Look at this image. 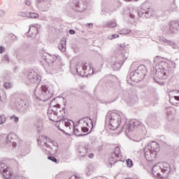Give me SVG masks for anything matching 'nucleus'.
<instances>
[{"label":"nucleus","instance_id":"f257e3e1","mask_svg":"<svg viewBox=\"0 0 179 179\" xmlns=\"http://www.w3.org/2000/svg\"><path fill=\"white\" fill-rule=\"evenodd\" d=\"M37 142L39 148H41L43 152H47L50 155L48 157H52V155L58 150V143L51 141V139L45 135L39 136L37 138Z\"/></svg>","mask_w":179,"mask_h":179},{"label":"nucleus","instance_id":"f03ea898","mask_svg":"<svg viewBox=\"0 0 179 179\" xmlns=\"http://www.w3.org/2000/svg\"><path fill=\"white\" fill-rule=\"evenodd\" d=\"M61 106L59 103H55V99L50 102V106L48 110V117L53 122H61L65 118V108L59 110ZM59 110V111L57 110Z\"/></svg>","mask_w":179,"mask_h":179},{"label":"nucleus","instance_id":"7ed1b4c3","mask_svg":"<svg viewBox=\"0 0 179 179\" xmlns=\"http://www.w3.org/2000/svg\"><path fill=\"white\" fill-rule=\"evenodd\" d=\"M173 73V69L169 63L161 61L155 65V76L158 79H167Z\"/></svg>","mask_w":179,"mask_h":179},{"label":"nucleus","instance_id":"20e7f679","mask_svg":"<svg viewBox=\"0 0 179 179\" xmlns=\"http://www.w3.org/2000/svg\"><path fill=\"white\" fill-rule=\"evenodd\" d=\"M160 152V145L156 141H152L149 143L148 145L144 148V150H141L138 152L137 157H156L157 153Z\"/></svg>","mask_w":179,"mask_h":179},{"label":"nucleus","instance_id":"39448f33","mask_svg":"<svg viewBox=\"0 0 179 179\" xmlns=\"http://www.w3.org/2000/svg\"><path fill=\"white\" fill-rule=\"evenodd\" d=\"M106 120H109L108 128L112 129V131L118 129V127H120L122 122L121 115L114 112H108L106 115Z\"/></svg>","mask_w":179,"mask_h":179},{"label":"nucleus","instance_id":"423d86ee","mask_svg":"<svg viewBox=\"0 0 179 179\" xmlns=\"http://www.w3.org/2000/svg\"><path fill=\"white\" fill-rule=\"evenodd\" d=\"M34 96L38 100L41 101H47L52 97V93L48 90L47 85H38L34 90Z\"/></svg>","mask_w":179,"mask_h":179},{"label":"nucleus","instance_id":"0eeeda50","mask_svg":"<svg viewBox=\"0 0 179 179\" xmlns=\"http://www.w3.org/2000/svg\"><path fill=\"white\" fill-rule=\"evenodd\" d=\"M76 72L80 76H85V75H90V73H93V69H92V66L89 63H80L79 62L76 65Z\"/></svg>","mask_w":179,"mask_h":179},{"label":"nucleus","instance_id":"6e6552de","mask_svg":"<svg viewBox=\"0 0 179 179\" xmlns=\"http://www.w3.org/2000/svg\"><path fill=\"white\" fill-rule=\"evenodd\" d=\"M89 124L93 126V121L89 117H83L78 121V127L82 129L84 134L89 132V129H90Z\"/></svg>","mask_w":179,"mask_h":179},{"label":"nucleus","instance_id":"1a4fd4ad","mask_svg":"<svg viewBox=\"0 0 179 179\" xmlns=\"http://www.w3.org/2000/svg\"><path fill=\"white\" fill-rule=\"evenodd\" d=\"M141 122L136 120H132L129 121L128 122L124 123L122 128V131L125 132V134H129V132H132L137 127L141 125Z\"/></svg>","mask_w":179,"mask_h":179},{"label":"nucleus","instance_id":"9d476101","mask_svg":"<svg viewBox=\"0 0 179 179\" xmlns=\"http://www.w3.org/2000/svg\"><path fill=\"white\" fill-rule=\"evenodd\" d=\"M127 57L124 55L117 56V59L113 58L110 62V67L113 71H118L121 69L122 62H125Z\"/></svg>","mask_w":179,"mask_h":179},{"label":"nucleus","instance_id":"9b49d317","mask_svg":"<svg viewBox=\"0 0 179 179\" xmlns=\"http://www.w3.org/2000/svg\"><path fill=\"white\" fill-rule=\"evenodd\" d=\"M0 173L2 174L3 178L10 179L12 177V172H10V169L8 168L5 165L4 162H0Z\"/></svg>","mask_w":179,"mask_h":179},{"label":"nucleus","instance_id":"f8f14e48","mask_svg":"<svg viewBox=\"0 0 179 179\" xmlns=\"http://www.w3.org/2000/svg\"><path fill=\"white\" fill-rule=\"evenodd\" d=\"M138 16L139 17H143V19H149L153 16V9L148 8H141L138 11Z\"/></svg>","mask_w":179,"mask_h":179},{"label":"nucleus","instance_id":"ddd939ff","mask_svg":"<svg viewBox=\"0 0 179 179\" xmlns=\"http://www.w3.org/2000/svg\"><path fill=\"white\" fill-rule=\"evenodd\" d=\"M165 30L166 33H169L171 34L176 33L177 30H179V21H171L169 24V27H166Z\"/></svg>","mask_w":179,"mask_h":179},{"label":"nucleus","instance_id":"4468645a","mask_svg":"<svg viewBox=\"0 0 179 179\" xmlns=\"http://www.w3.org/2000/svg\"><path fill=\"white\" fill-rule=\"evenodd\" d=\"M28 79L31 83H40L41 82V76L38 75L34 71L28 73Z\"/></svg>","mask_w":179,"mask_h":179},{"label":"nucleus","instance_id":"2eb2a0df","mask_svg":"<svg viewBox=\"0 0 179 179\" xmlns=\"http://www.w3.org/2000/svg\"><path fill=\"white\" fill-rule=\"evenodd\" d=\"M136 72L137 73L140 80H143L148 73V70L146 69V66L145 65L141 64L137 68Z\"/></svg>","mask_w":179,"mask_h":179},{"label":"nucleus","instance_id":"dca6fc26","mask_svg":"<svg viewBox=\"0 0 179 179\" xmlns=\"http://www.w3.org/2000/svg\"><path fill=\"white\" fill-rule=\"evenodd\" d=\"M15 108L19 113H26L27 110V105L26 104V101H18L15 104Z\"/></svg>","mask_w":179,"mask_h":179},{"label":"nucleus","instance_id":"f3484780","mask_svg":"<svg viewBox=\"0 0 179 179\" xmlns=\"http://www.w3.org/2000/svg\"><path fill=\"white\" fill-rule=\"evenodd\" d=\"M15 139H16V134L10 133L6 136V143H8L10 146L16 148V142H15Z\"/></svg>","mask_w":179,"mask_h":179},{"label":"nucleus","instance_id":"a211bd4d","mask_svg":"<svg viewBox=\"0 0 179 179\" xmlns=\"http://www.w3.org/2000/svg\"><path fill=\"white\" fill-rule=\"evenodd\" d=\"M152 172L153 176H155V177H159V178H162V177H163L162 168L160 167L159 164H155L152 167Z\"/></svg>","mask_w":179,"mask_h":179},{"label":"nucleus","instance_id":"6ab92c4d","mask_svg":"<svg viewBox=\"0 0 179 179\" xmlns=\"http://www.w3.org/2000/svg\"><path fill=\"white\" fill-rule=\"evenodd\" d=\"M159 167L161 168V171H162V174H169L170 171H171V168L170 166V164L167 162H163L159 164Z\"/></svg>","mask_w":179,"mask_h":179},{"label":"nucleus","instance_id":"aec40b11","mask_svg":"<svg viewBox=\"0 0 179 179\" xmlns=\"http://www.w3.org/2000/svg\"><path fill=\"white\" fill-rule=\"evenodd\" d=\"M82 2V0H75L74 1V5L76 8V10L78 12H83V10H85V9H86V6H85V3Z\"/></svg>","mask_w":179,"mask_h":179},{"label":"nucleus","instance_id":"412c9836","mask_svg":"<svg viewBox=\"0 0 179 179\" xmlns=\"http://www.w3.org/2000/svg\"><path fill=\"white\" fill-rule=\"evenodd\" d=\"M37 3H43V9L47 12L51 7V0H36Z\"/></svg>","mask_w":179,"mask_h":179},{"label":"nucleus","instance_id":"4be33fe9","mask_svg":"<svg viewBox=\"0 0 179 179\" xmlns=\"http://www.w3.org/2000/svg\"><path fill=\"white\" fill-rule=\"evenodd\" d=\"M38 33V28H37L36 25H31L29 27L27 36H30V37H36Z\"/></svg>","mask_w":179,"mask_h":179},{"label":"nucleus","instance_id":"5701e85b","mask_svg":"<svg viewBox=\"0 0 179 179\" xmlns=\"http://www.w3.org/2000/svg\"><path fill=\"white\" fill-rule=\"evenodd\" d=\"M129 76H130L131 80H132L133 82H136L137 83L138 82H141V78H139L138 76V73H136V71H131L129 73Z\"/></svg>","mask_w":179,"mask_h":179},{"label":"nucleus","instance_id":"b1692460","mask_svg":"<svg viewBox=\"0 0 179 179\" xmlns=\"http://www.w3.org/2000/svg\"><path fill=\"white\" fill-rule=\"evenodd\" d=\"M161 41L162 43H164L165 44H167L168 45H170L174 50L177 49V48H178L177 44H176V43H174V41H168L166 38H162V39H161Z\"/></svg>","mask_w":179,"mask_h":179},{"label":"nucleus","instance_id":"393cba45","mask_svg":"<svg viewBox=\"0 0 179 179\" xmlns=\"http://www.w3.org/2000/svg\"><path fill=\"white\" fill-rule=\"evenodd\" d=\"M73 131L74 132V135L76 136H83V131H82V129L80 128L79 129V128L73 125Z\"/></svg>","mask_w":179,"mask_h":179},{"label":"nucleus","instance_id":"a878e982","mask_svg":"<svg viewBox=\"0 0 179 179\" xmlns=\"http://www.w3.org/2000/svg\"><path fill=\"white\" fill-rule=\"evenodd\" d=\"M59 50H60V51L62 52L66 50V41H61L60 44L59 45Z\"/></svg>","mask_w":179,"mask_h":179},{"label":"nucleus","instance_id":"bb28decb","mask_svg":"<svg viewBox=\"0 0 179 179\" xmlns=\"http://www.w3.org/2000/svg\"><path fill=\"white\" fill-rule=\"evenodd\" d=\"M103 27H110L111 29L117 27V22L115 21H108L106 24H103Z\"/></svg>","mask_w":179,"mask_h":179},{"label":"nucleus","instance_id":"cd10ccee","mask_svg":"<svg viewBox=\"0 0 179 179\" xmlns=\"http://www.w3.org/2000/svg\"><path fill=\"white\" fill-rule=\"evenodd\" d=\"M113 155H114L115 157H122V154L121 153V149H120V147H116L115 148Z\"/></svg>","mask_w":179,"mask_h":179},{"label":"nucleus","instance_id":"c85d7f7f","mask_svg":"<svg viewBox=\"0 0 179 179\" xmlns=\"http://www.w3.org/2000/svg\"><path fill=\"white\" fill-rule=\"evenodd\" d=\"M93 171H94V167H93L92 165H89L88 167L85 169L87 176H90Z\"/></svg>","mask_w":179,"mask_h":179},{"label":"nucleus","instance_id":"c756f323","mask_svg":"<svg viewBox=\"0 0 179 179\" xmlns=\"http://www.w3.org/2000/svg\"><path fill=\"white\" fill-rule=\"evenodd\" d=\"M64 125L67 129V131H72V128H73V125H71V122L68 121H64Z\"/></svg>","mask_w":179,"mask_h":179},{"label":"nucleus","instance_id":"7c9ffc66","mask_svg":"<svg viewBox=\"0 0 179 179\" xmlns=\"http://www.w3.org/2000/svg\"><path fill=\"white\" fill-rule=\"evenodd\" d=\"M47 59L50 61L51 63L55 62V61H57V56H55L54 55H48Z\"/></svg>","mask_w":179,"mask_h":179},{"label":"nucleus","instance_id":"2f4dec72","mask_svg":"<svg viewBox=\"0 0 179 179\" xmlns=\"http://www.w3.org/2000/svg\"><path fill=\"white\" fill-rule=\"evenodd\" d=\"M38 16V14L36 13H28V17H31V19H37Z\"/></svg>","mask_w":179,"mask_h":179},{"label":"nucleus","instance_id":"473e14b6","mask_svg":"<svg viewBox=\"0 0 179 179\" xmlns=\"http://www.w3.org/2000/svg\"><path fill=\"white\" fill-rule=\"evenodd\" d=\"M131 33V29L128 28H124L120 31V34H129Z\"/></svg>","mask_w":179,"mask_h":179},{"label":"nucleus","instance_id":"72a5a7b5","mask_svg":"<svg viewBox=\"0 0 179 179\" xmlns=\"http://www.w3.org/2000/svg\"><path fill=\"white\" fill-rule=\"evenodd\" d=\"M126 164H127V167L131 168L134 166V162H132V159H128L126 160Z\"/></svg>","mask_w":179,"mask_h":179},{"label":"nucleus","instance_id":"f704fd0d","mask_svg":"<svg viewBox=\"0 0 179 179\" xmlns=\"http://www.w3.org/2000/svg\"><path fill=\"white\" fill-rule=\"evenodd\" d=\"M5 122H6V116L0 115V125H2V124H5Z\"/></svg>","mask_w":179,"mask_h":179},{"label":"nucleus","instance_id":"c9c22d12","mask_svg":"<svg viewBox=\"0 0 179 179\" xmlns=\"http://www.w3.org/2000/svg\"><path fill=\"white\" fill-rule=\"evenodd\" d=\"M118 37H120V35H118L117 34H114L108 36V40H114V38H118Z\"/></svg>","mask_w":179,"mask_h":179},{"label":"nucleus","instance_id":"e433bc0d","mask_svg":"<svg viewBox=\"0 0 179 179\" xmlns=\"http://www.w3.org/2000/svg\"><path fill=\"white\" fill-rule=\"evenodd\" d=\"M10 120H13V121L15 123L19 122V117L15 116V115L10 116Z\"/></svg>","mask_w":179,"mask_h":179},{"label":"nucleus","instance_id":"4c0bfd02","mask_svg":"<svg viewBox=\"0 0 179 179\" xmlns=\"http://www.w3.org/2000/svg\"><path fill=\"white\" fill-rule=\"evenodd\" d=\"M3 62H6V64H9V61H10L9 57H8L7 55H5L3 57Z\"/></svg>","mask_w":179,"mask_h":179},{"label":"nucleus","instance_id":"58836bf2","mask_svg":"<svg viewBox=\"0 0 179 179\" xmlns=\"http://www.w3.org/2000/svg\"><path fill=\"white\" fill-rule=\"evenodd\" d=\"M147 162H150V163H151V164H155V163H156V160L153 159V158L152 157H148L146 158Z\"/></svg>","mask_w":179,"mask_h":179},{"label":"nucleus","instance_id":"ea45409f","mask_svg":"<svg viewBox=\"0 0 179 179\" xmlns=\"http://www.w3.org/2000/svg\"><path fill=\"white\" fill-rule=\"evenodd\" d=\"M4 87L6 89H11L12 88V84L10 83H4Z\"/></svg>","mask_w":179,"mask_h":179},{"label":"nucleus","instance_id":"a19ab883","mask_svg":"<svg viewBox=\"0 0 179 179\" xmlns=\"http://www.w3.org/2000/svg\"><path fill=\"white\" fill-rule=\"evenodd\" d=\"M10 36V38H12L13 41H17V40H19V38L17 37V36L11 34Z\"/></svg>","mask_w":179,"mask_h":179},{"label":"nucleus","instance_id":"79ce46f5","mask_svg":"<svg viewBox=\"0 0 179 179\" xmlns=\"http://www.w3.org/2000/svg\"><path fill=\"white\" fill-rule=\"evenodd\" d=\"M5 100H6V94H2V96L0 94V101H5Z\"/></svg>","mask_w":179,"mask_h":179},{"label":"nucleus","instance_id":"37998d69","mask_svg":"<svg viewBox=\"0 0 179 179\" xmlns=\"http://www.w3.org/2000/svg\"><path fill=\"white\" fill-rule=\"evenodd\" d=\"M20 16H22V17H29V13L21 12Z\"/></svg>","mask_w":179,"mask_h":179},{"label":"nucleus","instance_id":"c03bdc74","mask_svg":"<svg viewBox=\"0 0 179 179\" xmlns=\"http://www.w3.org/2000/svg\"><path fill=\"white\" fill-rule=\"evenodd\" d=\"M132 141H134V142H141V141H142V138L141 137H134L133 138H131Z\"/></svg>","mask_w":179,"mask_h":179},{"label":"nucleus","instance_id":"a18cd8bd","mask_svg":"<svg viewBox=\"0 0 179 179\" xmlns=\"http://www.w3.org/2000/svg\"><path fill=\"white\" fill-rule=\"evenodd\" d=\"M25 5L27 6H31V0H25Z\"/></svg>","mask_w":179,"mask_h":179},{"label":"nucleus","instance_id":"49530a36","mask_svg":"<svg viewBox=\"0 0 179 179\" xmlns=\"http://www.w3.org/2000/svg\"><path fill=\"white\" fill-rule=\"evenodd\" d=\"M48 160H51L54 163H57V158L56 157H48Z\"/></svg>","mask_w":179,"mask_h":179},{"label":"nucleus","instance_id":"de8ad7c7","mask_svg":"<svg viewBox=\"0 0 179 179\" xmlns=\"http://www.w3.org/2000/svg\"><path fill=\"white\" fill-rule=\"evenodd\" d=\"M2 16H5V10H0V17H2Z\"/></svg>","mask_w":179,"mask_h":179},{"label":"nucleus","instance_id":"09e8293b","mask_svg":"<svg viewBox=\"0 0 179 179\" xmlns=\"http://www.w3.org/2000/svg\"><path fill=\"white\" fill-rule=\"evenodd\" d=\"M129 99L130 100H136L137 96L135 94H134V95H131V96H129Z\"/></svg>","mask_w":179,"mask_h":179},{"label":"nucleus","instance_id":"8fccbe9b","mask_svg":"<svg viewBox=\"0 0 179 179\" xmlns=\"http://www.w3.org/2000/svg\"><path fill=\"white\" fill-rule=\"evenodd\" d=\"M3 52H5V48L2 46H0V54H3Z\"/></svg>","mask_w":179,"mask_h":179},{"label":"nucleus","instance_id":"3c124183","mask_svg":"<svg viewBox=\"0 0 179 179\" xmlns=\"http://www.w3.org/2000/svg\"><path fill=\"white\" fill-rule=\"evenodd\" d=\"M69 33H70V34H75L76 32L73 29H70Z\"/></svg>","mask_w":179,"mask_h":179},{"label":"nucleus","instance_id":"603ef678","mask_svg":"<svg viewBox=\"0 0 179 179\" xmlns=\"http://www.w3.org/2000/svg\"><path fill=\"white\" fill-rule=\"evenodd\" d=\"M87 26L88 27H93V24H92V23H87Z\"/></svg>","mask_w":179,"mask_h":179},{"label":"nucleus","instance_id":"864d4df0","mask_svg":"<svg viewBox=\"0 0 179 179\" xmlns=\"http://www.w3.org/2000/svg\"><path fill=\"white\" fill-rule=\"evenodd\" d=\"M16 179H26V178H24L23 176H20V177L16 178Z\"/></svg>","mask_w":179,"mask_h":179},{"label":"nucleus","instance_id":"5fc2aeb1","mask_svg":"<svg viewBox=\"0 0 179 179\" xmlns=\"http://www.w3.org/2000/svg\"><path fill=\"white\" fill-rule=\"evenodd\" d=\"M175 100H178L179 101V96H175Z\"/></svg>","mask_w":179,"mask_h":179},{"label":"nucleus","instance_id":"6e6d98bb","mask_svg":"<svg viewBox=\"0 0 179 179\" xmlns=\"http://www.w3.org/2000/svg\"><path fill=\"white\" fill-rule=\"evenodd\" d=\"M94 156V153H91L90 155H89V157H93Z\"/></svg>","mask_w":179,"mask_h":179},{"label":"nucleus","instance_id":"4d7b16f0","mask_svg":"<svg viewBox=\"0 0 179 179\" xmlns=\"http://www.w3.org/2000/svg\"><path fill=\"white\" fill-rule=\"evenodd\" d=\"M125 1H127L128 2H131V1H134V2H136V1H138V0H125Z\"/></svg>","mask_w":179,"mask_h":179},{"label":"nucleus","instance_id":"13d9d810","mask_svg":"<svg viewBox=\"0 0 179 179\" xmlns=\"http://www.w3.org/2000/svg\"><path fill=\"white\" fill-rule=\"evenodd\" d=\"M80 88L82 89V90H83V89H85V86L80 85Z\"/></svg>","mask_w":179,"mask_h":179},{"label":"nucleus","instance_id":"bf43d9fd","mask_svg":"<svg viewBox=\"0 0 179 179\" xmlns=\"http://www.w3.org/2000/svg\"><path fill=\"white\" fill-rule=\"evenodd\" d=\"M130 16H131V19H134V16H132V15H130Z\"/></svg>","mask_w":179,"mask_h":179},{"label":"nucleus","instance_id":"052dcab7","mask_svg":"<svg viewBox=\"0 0 179 179\" xmlns=\"http://www.w3.org/2000/svg\"><path fill=\"white\" fill-rule=\"evenodd\" d=\"M120 47H121L122 48H124V46H122V45H121Z\"/></svg>","mask_w":179,"mask_h":179},{"label":"nucleus","instance_id":"680f3d73","mask_svg":"<svg viewBox=\"0 0 179 179\" xmlns=\"http://www.w3.org/2000/svg\"><path fill=\"white\" fill-rule=\"evenodd\" d=\"M87 3H85V5H86Z\"/></svg>","mask_w":179,"mask_h":179},{"label":"nucleus","instance_id":"e2e57ef3","mask_svg":"<svg viewBox=\"0 0 179 179\" xmlns=\"http://www.w3.org/2000/svg\"><path fill=\"white\" fill-rule=\"evenodd\" d=\"M178 92H179V91H178Z\"/></svg>","mask_w":179,"mask_h":179}]
</instances>
